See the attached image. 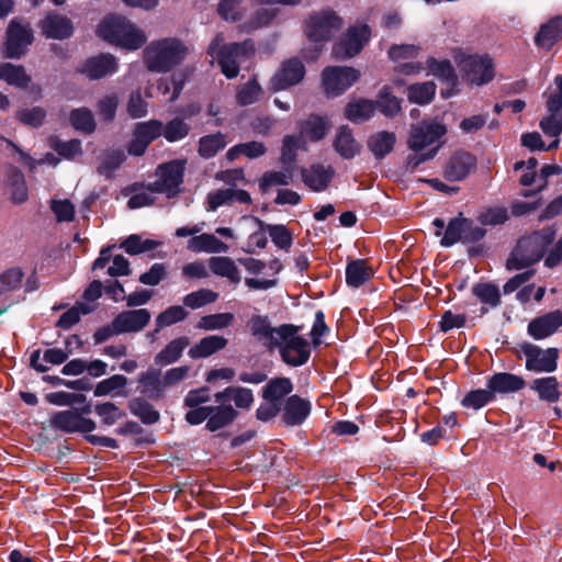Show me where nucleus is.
Returning <instances> with one entry per match:
<instances>
[{
	"label": "nucleus",
	"instance_id": "f257e3e1",
	"mask_svg": "<svg viewBox=\"0 0 562 562\" xmlns=\"http://www.w3.org/2000/svg\"><path fill=\"white\" fill-rule=\"evenodd\" d=\"M555 234L553 227H546L520 238L506 261V269L521 270L538 262L552 244Z\"/></svg>",
	"mask_w": 562,
	"mask_h": 562
},
{
	"label": "nucleus",
	"instance_id": "f03ea898",
	"mask_svg": "<svg viewBox=\"0 0 562 562\" xmlns=\"http://www.w3.org/2000/svg\"><path fill=\"white\" fill-rule=\"evenodd\" d=\"M97 34L100 38L126 49H137L147 40L142 30L120 15L104 18L98 26Z\"/></svg>",
	"mask_w": 562,
	"mask_h": 562
},
{
	"label": "nucleus",
	"instance_id": "7ed1b4c3",
	"mask_svg": "<svg viewBox=\"0 0 562 562\" xmlns=\"http://www.w3.org/2000/svg\"><path fill=\"white\" fill-rule=\"evenodd\" d=\"M209 55L215 58L222 69V72L229 79L237 77L239 72V61L241 58H248L255 53V45L250 40L241 43L224 44V35L216 34L211 42Z\"/></svg>",
	"mask_w": 562,
	"mask_h": 562
},
{
	"label": "nucleus",
	"instance_id": "20e7f679",
	"mask_svg": "<svg viewBox=\"0 0 562 562\" xmlns=\"http://www.w3.org/2000/svg\"><path fill=\"white\" fill-rule=\"evenodd\" d=\"M188 48L177 38L151 42L144 50V60L150 71L166 72L180 64Z\"/></svg>",
	"mask_w": 562,
	"mask_h": 562
},
{
	"label": "nucleus",
	"instance_id": "39448f33",
	"mask_svg": "<svg viewBox=\"0 0 562 562\" xmlns=\"http://www.w3.org/2000/svg\"><path fill=\"white\" fill-rule=\"evenodd\" d=\"M300 327L292 324L280 326L279 339L276 347L280 348L282 360L292 367L305 364L311 356L308 341L299 336Z\"/></svg>",
	"mask_w": 562,
	"mask_h": 562
},
{
	"label": "nucleus",
	"instance_id": "423d86ee",
	"mask_svg": "<svg viewBox=\"0 0 562 562\" xmlns=\"http://www.w3.org/2000/svg\"><path fill=\"white\" fill-rule=\"evenodd\" d=\"M187 161L175 159L160 165L156 170L157 180L149 186V190L156 193H164L168 198L176 196L183 182V173Z\"/></svg>",
	"mask_w": 562,
	"mask_h": 562
},
{
	"label": "nucleus",
	"instance_id": "0eeeda50",
	"mask_svg": "<svg viewBox=\"0 0 562 562\" xmlns=\"http://www.w3.org/2000/svg\"><path fill=\"white\" fill-rule=\"evenodd\" d=\"M342 26V20L333 11H322L308 16L304 24L306 37L315 43L329 41Z\"/></svg>",
	"mask_w": 562,
	"mask_h": 562
},
{
	"label": "nucleus",
	"instance_id": "6e6552de",
	"mask_svg": "<svg viewBox=\"0 0 562 562\" xmlns=\"http://www.w3.org/2000/svg\"><path fill=\"white\" fill-rule=\"evenodd\" d=\"M484 235L483 228L475 226L471 220L459 216L448 223L440 244L450 247L459 241L473 243L482 239Z\"/></svg>",
	"mask_w": 562,
	"mask_h": 562
},
{
	"label": "nucleus",
	"instance_id": "1a4fd4ad",
	"mask_svg": "<svg viewBox=\"0 0 562 562\" xmlns=\"http://www.w3.org/2000/svg\"><path fill=\"white\" fill-rule=\"evenodd\" d=\"M521 351L526 358L525 367L532 372H553L558 367L559 349H542L533 344L521 345Z\"/></svg>",
	"mask_w": 562,
	"mask_h": 562
},
{
	"label": "nucleus",
	"instance_id": "9d476101",
	"mask_svg": "<svg viewBox=\"0 0 562 562\" xmlns=\"http://www.w3.org/2000/svg\"><path fill=\"white\" fill-rule=\"evenodd\" d=\"M360 72L352 67H327L323 70L322 80L327 95L341 94L358 81Z\"/></svg>",
	"mask_w": 562,
	"mask_h": 562
},
{
	"label": "nucleus",
	"instance_id": "9b49d317",
	"mask_svg": "<svg viewBox=\"0 0 562 562\" xmlns=\"http://www.w3.org/2000/svg\"><path fill=\"white\" fill-rule=\"evenodd\" d=\"M459 68L470 82L477 86L490 82L495 76L494 64L487 55L464 56L459 63Z\"/></svg>",
	"mask_w": 562,
	"mask_h": 562
},
{
	"label": "nucleus",
	"instance_id": "f8f14e48",
	"mask_svg": "<svg viewBox=\"0 0 562 562\" xmlns=\"http://www.w3.org/2000/svg\"><path fill=\"white\" fill-rule=\"evenodd\" d=\"M476 157L459 149L452 153L442 167V176L448 181H462L476 169Z\"/></svg>",
	"mask_w": 562,
	"mask_h": 562
},
{
	"label": "nucleus",
	"instance_id": "ddd939ff",
	"mask_svg": "<svg viewBox=\"0 0 562 562\" xmlns=\"http://www.w3.org/2000/svg\"><path fill=\"white\" fill-rule=\"evenodd\" d=\"M369 37L370 27L368 25L350 27L345 36L334 45L333 54L338 59L351 58L360 53Z\"/></svg>",
	"mask_w": 562,
	"mask_h": 562
},
{
	"label": "nucleus",
	"instance_id": "4468645a",
	"mask_svg": "<svg viewBox=\"0 0 562 562\" xmlns=\"http://www.w3.org/2000/svg\"><path fill=\"white\" fill-rule=\"evenodd\" d=\"M305 75L303 63L295 57L284 60L270 80L272 91L285 90L302 81Z\"/></svg>",
	"mask_w": 562,
	"mask_h": 562
},
{
	"label": "nucleus",
	"instance_id": "2eb2a0df",
	"mask_svg": "<svg viewBox=\"0 0 562 562\" xmlns=\"http://www.w3.org/2000/svg\"><path fill=\"white\" fill-rule=\"evenodd\" d=\"M446 133L447 128L442 123L436 121L423 122L412 128L408 147L418 153L437 143Z\"/></svg>",
	"mask_w": 562,
	"mask_h": 562
},
{
	"label": "nucleus",
	"instance_id": "dca6fc26",
	"mask_svg": "<svg viewBox=\"0 0 562 562\" xmlns=\"http://www.w3.org/2000/svg\"><path fill=\"white\" fill-rule=\"evenodd\" d=\"M161 133L162 122L158 120L137 123L133 132V138L127 148L128 154L133 156H142L146 151L148 145L161 136Z\"/></svg>",
	"mask_w": 562,
	"mask_h": 562
},
{
	"label": "nucleus",
	"instance_id": "f3484780",
	"mask_svg": "<svg viewBox=\"0 0 562 562\" xmlns=\"http://www.w3.org/2000/svg\"><path fill=\"white\" fill-rule=\"evenodd\" d=\"M32 41L33 33L31 27L13 20L7 31L5 56L20 58Z\"/></svg>",
	"mask_w": 562,
	"mask_h": 562
},
{
	"label": "nucleus",
	"instance_id": "a211bd4d",
	"mask_svg": "<svg viewBox=\"0 0 562 562\" xmlns=\"http://www.w3.org/2000/svg\"><path fill=\"white\" fill-rule=\"evenodd\" d=\"M53 425L67 432H90L94 430L95 423L86 418L75 409L56 413L52 418Z\"/></svg>",
	"mask_w": 562,
	"mask_h": 562
},
{
	"label": "nucleus",
	"instance_id": "6ab92c4d",
	"mask_svg": "<svg viewBox=\"0 0 562 562\" xmlns=\"http://www.w3.org/2000/svg\"><path fill=\"white\" fill-rule=\"evenodd\" d=\"M562 326V311L555 310L540 315L528 324L527 331L536 340L553 335Z\"/></svg>",
	"mask_w": 562,
	"mask_h": 562
},
{
	"label": "nucleus",
	"instance_id": "aec40b11",
	"mask_svg": "<svg viewBox=\"0 0 562 562\" xmlns=\"http://www.w3.org/2000/svg\"><path fill=\"white\" fill-rule=\"evenodd\" d=\"M233 202L241 204H251L252 200L246 190L241 189H218L207 193L206 195V211L213 212L220 206L229 205Z\"/></svg>",
	"mask_w": 562,
	"mask_h": 562
},
{
	"label": "nucleus",
	"instance_id": "412c9836",
	"mask_svg": "<svg viewBox=\"0 0 562 562\" xmlns=\"http://www.w3.org/2000/svg\"><path fill=\"white\" fill-rule=\"evenodd\" d=\"M150 317L151 315L146 308L125 311L113 319V325L117 334L136 333L147 326Z\"/></svg>",
	"mask_w": 562,
	"mask_h": 562
},
{
	"label": "nucleus",
	"instance_id": "4be33fe9",
	"mask_svg": "<svg viewBox=\"0 0 562 562\" xmlns=\"http://www.w3.org/2000/svg\"><path fill=\"white\" fill-rule=\"evenodd\" d=\"M117 70L116 58L111 54H100L88 58L80 68L81 74L91 80L113 75Z\"/></svg>",
	"mask_w": 562,
	"mask_h": 562
},
{
	"label": "nucleus",
	"instance_id": "5701e85b",
	"mask_svg": "<svg viewBox=\"0 0 562 562\" xmlns=\"http://www.w3.org/2000/svg\"><path fill=\"white\" fill-rule=\"evenodd\" d=\"M162 379V372L159 369H148L142 372L138 378L139 392L150 400H161L166 393V386Z\"/></svg>",
	"mask_w": 562,
	"mask_h": 562
},
{
	"label": "nucleus",
	"instance_id": "b1692460",
	"mask_svg": "<svg viewBox=\"0 0 562 562\" xmlns=\"http://www.w3.org/2000/svg\"><path fill=\"white\" fill-rule=\"evenodd\" d=\"M42 33L48 38L64 40L71 36L74 25L70 19L57 13H49L40 23Z\"/></svg>",
	"mask_w": 562,
	"mask_h": 562
},
{
	"label": "nucleus",
	"instance_id": "393cba45",
	"mask_svg": "<svg viewBox=\"0 0 562 562\" xmlns=\"http://www.w3.org/2000/svg\"><path fill=\"white\" fill-rule=\"evenodd\" d=\"M248 328L251 335L268 348H276L279 339V327H272L268 317L262 315H254L248 322Z\"/></svg>",
	"mask_w": 562,
	"mask_h": 562
},
{
	"label": "nucleus",
	"instance_id": "a878e982",
	"mask_svg": "<svg viewBox=\"0 0 562 562\" xmlns=\"http://www.w3.org/2000/svg\"><path fill=\"white\" fill-rule=\"evenodd\" d=\"M311 413V403L299 395H291L283 405L282 420L286 426L301 425Z\"/></svg>",
	"mask_w": 562,
	"mask_h": 562
},
{
	"label": "nucleus",
	"instance_id": "bb28decb",
	"mask_svg": "<svg viewBox=\"0 0 562 562\" xmlns=\"http://www.w3.org/2000/svg\"><path fill=\"white\" fill-rule=\"evenodd\" d=\"M301 176L306 187L315 192H321L327 189L334 177V169L330 166L325 167L317 164L303 168Z\"/></svg>",
	"mask_w": 562,
	"mask_h": 562
},
{
	"label": "nucleus",
	"instance_id": "cd10ccee",
	"mask_svg": "<svg viewBox=\"0 0 562 562\" xmlns=\"http://www.w3.org/2000/svg\"><path fill=\"white\" fill-rule=\"evenodd\" d=\"M209 268L214 276L227 279L235 286L241 281V272L235 260L231 257H211L209 259Z\"/></svg>",
	"mask_w": 562,
	"mask_h": 562
},
{
	"label": "nucleus",
	"instance_id": "c85d7f7f",
	"mask_svg": "<svg viewBox=\"0 0 562 562\" xmlns=\"http://www.w3.org/2000/svg\"><path fill=\"white\" fill-rule=\"evenodd\" d=\"M526 385L524 378L508 373L499 372L493 374L487 381V387L492 391V394L501 393H515L522 390Z\"/></svg>",
	"mask_w": 562,
	"mask_h": 562
},
{
	"label": "nucleus",
	"instance_id": "c756f323",
	"mask_svg": "<svg viewBox=\"0 0 562 562\" xmlns=\"http://www.w3.org/2000/svg\"><path fill=\"white\" fill-rule=\"evenodd\" d=\"M333 145L336 153L344 159H352L361 150V145L356 140L351 128L347 125L338 128Z\"/></svg>",
	"mask_w": 562,
	"mask_h": 562
},
{
	"label": "nucleus",
	"instance_id": "7c9ffc66",
	"mask_svg": "<svg viewBox=\"0 0 562 562\" xmlns=\"http://www.w3.org/2000/svg\"><path fill=\"white\" fill-rule=\"evenodd\" d=\"M210 406V416L206 422V429L210 431H216L231 425L238 416V412L231 404H226V402Z\"/></svg>",
	"mask_w": 562,
	"mask_h": 562
},
{
	"label": "nucleus",
	"instance_id": "2f4dec72",
	"mask_svg": "<svg viewBox=\"0 0 562 562\" xmlns=\"http://www.w3.org/2000/svg\"><path fill=\"white\" fill-rule=\"evenodd\" d=\"M216 403L233 401L235 406L240 409H249L254 403V394L250 389L243 386H227L221 392L214 394Z\"/></svg>",
	"mask_w": 562,
	"mask_h": 562
},
{
	"label": "nucleus",
	"instance_id": "473e14b6",
	"mask_svg": "<svg viewBox=\"0 0 562 562\" xmlns=\"http://www.w3.org/2000/svg\"><path fill=\"white\" fill-rule=\"evenodd\" d=\"M190 345V339L186 336L177 337L170 340L156 356L155 364L166 367L177 362L186 348Z\"/></svg>",
	"mask_w": 562,
	"mask_h": 562
},
{
	"label": "nucleus",
	"instance_id": "72a5a7b5",
	"mask_svg": "<svg viewBox=\"0 0 562 562\" xmlns=\"http://www.w3.org/2000/svg\"><path fill=\"white\" fill-rule=\"evenodd\" d=\"M562 40V18L555 16L543 24L536 35V44L547 50Z\"/></svg>",
	"mask_w": 562,
	"mask_h": 562
},
{
	"label": "nucleus",
	"instance_id": "f704fd0d",
	"mask_svg": "<svg viewBox=\"0 0 562 562\" xmlns=\"http://www.w3.org/2000/svg\"><path fill=\"white\" fill-rule=\"evenodd\" d=\"M227 345V339L223 336L211 335L202 338L199 342L192 346L188 355L192 359L207 358L215 352L224 349Z\"/></svg>",
	"mask_w": 562,
	"mask_h": 562
},
{
	"label": "nucleus",
	"instance_id": "c9c22d12",
	"mask_svg": "<svg viewBox=\"0 0 562 562\" xmlns=\"http://www.w3.org/2000/svg\"><path fill=\"white\" fill-rule=\"evenodd\" d=\"M396 143V136L392 132L381 131L372 134L367 142L369 150L376 159H382L389 155Z\"/></svg>",
	"mask_w": 562,
	"mask_h": 562
},
{
	"label": "nucleus",
	"instance_id": "e433bc0d",
	"mask_svg": "<svg viewBox=\"0 0 562 562\" xmlns=\"http://www.w3.org/2000/svg\"><path fill=\"white\" fill-rule=\"evenodd\" d=\"M188 248L194 252L220 254L228 250V245L213 234H201L189 240Z\"/></svg>",
	"mask_w": 562,
	"mask_h": 562
},
{
	"label": "nucleus",
	"instance_id": "4c0bfd02",
	"mask_svg": "<svg viewBox=\"0 0 562 562\" xmlns=\"http://www.w3.org/2000/svg\"><path fill=\"white\" fill-rule=\"evenodd\" d=\"M372 273L373 271L366 260H351L346 267V282L349 286L358 288L367 282Z\"/></svg>",
	"mask_w": 562,
	"mask_h": 562
},
{
	"label": "nucleus",
	"instance_id": "58836bf2",
	"mask_svg": "<svg viewBox=\"0 0 562 562\" xmlns=\"http://www.w3.org/2000/svg\"><path fill=\"white\" fill-rule=\"evenodd\" d=\"M293 391V384L289 378H274L262 389V398L281 405L284 396Z\"/></svg>",
	"mask_w": 562,
	"mask_h": 562
},
{
	"label": "nucleus",
	"instance_id": "ea45409f",
	"mask_svg": "<svg viewBox=\"0 0 562 562\" xmlns=\"http://www.w3.org/2000/svg\"><path fill=\"white\" fill-rule=\"evenodd\" d=\"M328 130L326 121L317 115H311L300 125V134L305 142H317L325 137Z\"/></svg>",
	"mask_w": 562,
	"mask_h": 562
},
{
	"label": "nucleus",
	"instance_id": "a19ab883",
	"mask_svg": "<svg viewBox=\"0 0 562 562\" xmlns=\"http://www.w3.org/2000/svg\"><path fill=\"white\" fill-rule=\"evenodd\" d=\"M375 112L374 101L358 99L351 101L345 108V116L355 123H361L369 120Z\"/></svg>",
	"mask_w": 562,
	"mask_h": 562
},
{
	"label": "nucleus",
	"instance_id": "79ce46f5",
	"mask_svg": "<svg viewBox=\"0 0 562 562\" xmlns=\"http://www.w3.org/2000/svg\"><path fill=\"white\" fill-rule=\"evenodd\" d=\"M531 389L538 393V396L549 403H554L560 398L559 382L555 376L539 378L532 381Z\"/></svg>",
	"mask_w": 562,
	"mask_h": 562
},
{
	"label": "nucleus",
	"instance_id": "37998d69",
	"mask_svg": "<svg viewBox=\"0 0 562 562\" xmlns=\"http://www.w3.org/2000/svg\"><path fill=\"white\" fill-rule=\"evenodd\" d=\"M11 200L15 204L24 203L29 198L27 187L23 173L13 166L8 168Z\"/></svg>",
	"mask_w": 562,
	"mask_h": 562
},
{
	"label": "nucleus",
	"instance_id": "c03bdc74",
	"mask_svg": "<svg viewBox=\"0 0 562 562\" xmlns=\"http://www.w3.org/2000/svg\"><path fill=\"white\" fill-rule=\"evenodd\" d=\"M227 145L226 136L221 133L205 135L200 138L198 153L202 158H212Z\"/></svg>",
	"mask_w": 562,
	"mask_h": 562
},
{
	"label": "nucleus",
	"instance_id": "a18cd8bd",
	"mask_svg": "<svg viewBox=\"0 0 562 562\" xmlns=\"http://www.w3.org/2000/svg\"><path fill=\"white\" fill-rule=\"evenodd\" d=\"M299 149H306L305 140L299 135H286L282 142L281 162L290 168L294 167Z\"/></svg>",
	"mask_w": 562,
	"mask_h": 562
},
{
	"label": "nucleus",
	"instance_id": "49530a36",
	"mask_svg": "<svg viewBox=\"0 0 562 562\" xmlns=\"http://www.w3.org/2000/svg\"><path fill=\"white\" fill-rule=\"evenodd\" d=\"M436 94V85L432 81L411 85L407 88V99L411 103L428 104Z\"/></svg>",
	"mask_w": 562,
	"mask_h": 562
},
{
	"label": "nucleus",
	"instance_id": "de8ad7c7",
	"mask_svg": "<svg viewBox=\"0 0 562 562\" xmlns=\"http://www.w3.org/2000/svg\"><path fill=\"white\" fill-rule=\"evenodd\" d=\"M0 79L20 88L27 87L31 81L30 76L22 66H16L11 63L0 64Z\"/></svg>",
	"mask_w": 562,
	"mask_h": 562
},
{
	"label": "nucleus",
	"instance_id": "09e8293b",
	"mask_svg": "<svg viewBox=\"0 0 562 562\" xmlns=\"http://www.w3.org/2000/svg\"><path fill=\"white\" fill-rule=\"evenodd\" d=\"M128 408L133 415L138 417L144 424H155L159 420V412L154 406L142 397H136L130 401Z\"/></svg>",
	"mask_w": 562,
	"mask_h": 562
},
{
	"label": "nucleus",
	"instance_id": "8fccbe9b",
	"mask_svg": "<svg viewBox=\"0 0 562 562\" xmlns=\"http://www.w3.org/2000/svg\"><path fill=\"white\" fill-rule=\"evenodd\" d=\"M262 97L263 89L256 78H251L248 82L239 87L236 100L239 105L246 106L259 101Z\"/></svg>",
	"mask_w": 562,
	"mask_h": 562
},
{
	"label": "nucleus",
	"instance_id": "3c124183",
	"mask_svg": "<svg viewBox=\"0 0 562 562\" xmlns=\"http://www.w3.org/2000/svg\"><path fill=\"white\" fill-rule=\"evenodd\" d=\"M266 146L260 142H248L233 146L226 153V158L229 161L237 159L239 156L248 158H258L266 153Z\"/></svg>",
	"mask_w": 562,
	"mask_h": 562
},
{
	"label": "nucleus",
	"instance_id": "603ef678",
	"mask_svg": "<svg viewBox=\"0 0 562 562\" xmlns=\"http://www.w3.org/2000/svg\"><path fill=\"white\" fill-rule=\"evenodd\" d=\"M293 178V168L284 166L280 171H267L262 175L259 187L261 191L266 192L268 189L276 186H286Z\"/></svg>",
	"mask_w": 562,
	"mask_h": 562
},
{
	"label": "nucleus",
	"instance_id": "864d4df0",
	"mask_svg": "<svg viewBox=\"0 0 562 562\" xmlns=\"http://www.w3.org/2000/svg\"><path fill=\"white\" fill-rule=\"evenodd\" d=\"M542 132L554 140L547 147V150L557 148L559 146V136L562 133V113L549 114L540 121Z\"/></svg>",
	"mask_w": 562,
	"mask_h": 562
},
{
	"label": "nucleus",
	"instance_id": "5fc2aeb1",
	"mask_svg": "<svg viewBox=\"0 0 562 562\" xmlns=\"http://www.w3.org/2000/svg\"><path fill=\"white\" fill-rule=\"evenodd\" d=\"M375 110L389 117L395 116L401 111V100L390 92L389 88H383L379 99L374 101Z\"/></svg>",
	"mask_w": 562,
	"mask_h": 562
},
{
	"label": "nucleus",
	"instance_id": "6e6d98bb",
	"mask_svg": "<svg viewBox=\"0 0 562 562\" xmlns=\"http://www.w3.org/2000/svg\"><path fill=\"white\" fill-rule=\"evenodd\" d=\"M24 272L21 268H9L0 274V294L16 291L21 288Z\"/></svg>",
	"mask_w": 562,
	"mask_h": 562
},
{
	"label": "nucleus",
	"instance_id": "4d7b16f0",
	"mask_svg": "<svg viewBox=\"0 0 562 562\" xmlns=\"http://www.w3.org/2000/svg\"><path fill=\"white\" fill-rule=\"evenodd\" d=\"M218 294L210 289H200L191 292L183 297V304L192 310L203 307L207 304L216 302Z\"/></svg>",
	"mask_w": 562,
	"mask_h": 562
},
{
	"label": "nucleus",
	"instance_id": "13d9d810",
	"mask_svg": "<svg viewBox=\"0 0 562 562\" xmlns=\"http://www.w3.org/2000/svg\"><path fill=\"white\" fill-rule=\"evenodd\" d=\"M233 322L234 315L232 313L211 314L201 317L198 323V328L205 330L223 329L231 326Z\"/></svg>",
	"mask_w": 562,
	"mask_h": 562
},
{
	"label": "nucleus",
	"instance_id": "bf43d9fd",
	"mask_svg": "<svg viewBox=\"0 0 562 562\" xmlns=\"http://www.w3.org/2000/svg\"><path fill=\"white\" fill-rule=\"evenodd\" d=\"M190 132V126L179 117L169 121L166 125L162 124V133L168 142L173 143L184 138Z\"/></svg>",
	"mask_w": 562,
	"mask_h": 562
},
{
	"label": "nucleus",
	"instance_id": "052dcab7",
	"mask_svg": "<svg viewBox=\"0 0 562 562\" xmlns=\"http://www.w3.org/2000/svg\"><path fill=\"white\" fill-rule=\"evenodd\" d=\"M267 231L269 236L271 237L272 243L280 249L289 250L293 243V237L291 232L288 229L285 225L282 224H268Z\"/></svg>",
	"mask_w": 562,
	"mask_h": 562
},
{
	"label": "nucleus",
	"instance_id": "680f3d73",
	"mask_svg": "<svg viewBox=\"0 0 562 562\" xmlns=\"http://www.w3.org/2000/svg\"><path fill=\"white\" fill-rule=\"evenodd\" d=\"M71 125L85 133H92L95 128V122L93 114L89 109H76L70 114Z\"/></svg>",
	"mask_w": 562,
	"mask_h": 562
},
{
	"label": "nucleus",
	"instance_id": "e2e57ef3",
	"mask_svg": "<svg viewBox=\"0 0 562 562\" xmlns=\"http://www.w3.org/2000/svg\"><path fill=\"white\" fill-rule=\"evenodd\" d=\"M94 413L101 418L104 425H114L125 416V413L111 402L100 403L94 406Z\"/></svg>",
	"mask_w": 562,
	"mask_h": 562
},
{
	"label": "nucleus",
	"instance_id": "0e129e2a",
	"mask_svg": "<svg viewBox=\"0 0 562 562\" xmlns=\"http://www.w3.org/2000/svg\"><path fill=\"white\" fill-rule=\"evenodd\" d=\"M473 293L482 303L488 304L493 307L497 306L501 302L498 288L491 283H480L474 285Z\"/></svg>",
	"mask_w": 562,
	"mask_h": 562
},
{
	"label": "nucleus",
	"instance_id": "69168bd1",
	"mask_svg": "<svg viewBox=\"0 0 562 562\" xmlns=\"http://www.w3.org/2000/svg\"><path fill=\"white\" fill-rule=\"evenodd\" d=\"M494 395L492 391L487 387L486 390L479 389L469 392L462 400V405L467 408L480 409L490 402H492Z\"/></svg>",
	"mask_w": 562,
	"mask_h": 562
},
{
	"label": "nucleus",
	"instance_id": "338daca9",
	"mask_svg": "<svg viewBox=\"0 0 562 562\" xmlns=\"http://www.w3.org/2000/svg\"><path fill=\"white\" fill-rule=\"evenodd\" d=\"M187 311L180 305H173L161 312L156 317V324L158 329L167 326H171L176 323L183 321L187 317Z\"/></svg>",
	"mask_w": 562,
	"mask_h": 562
},
{
	"label": "nucleus",
	"instance_id": "774afa93",
	"mask_svg": "<svg viewBox=\"0 0 562 562\" xmlns=\"http://www.w3.org/2000/svg\"><path fill=\"white\" fill-rule=\"evenodd\" d=\"M90 311L91 308L86 304H77L60 315L57 326L63 329H69L80 321L81 315L88 314Z\"/></svg>",
	"mask_w": 562,
	"mask_h": 562
}]
</instances>
